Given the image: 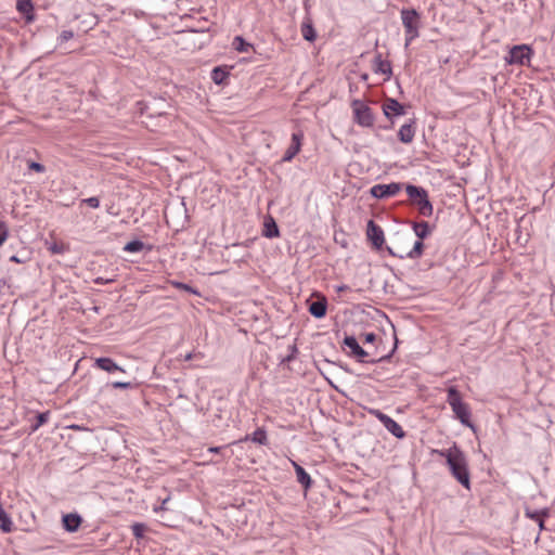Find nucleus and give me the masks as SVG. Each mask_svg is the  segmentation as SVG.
I'll return each instance as SVG.
<instances>
[{"label":"nucleus","instance_id":"nucleus-29","mask_svg":"<svg viewBox=\"0 0 555 555\" xmlns=\"http://www.w3.org/2000/svg\"><path fill=\"white\" fill-rule=\"evenodd\" d=\"M146 530H147V526L145 524H143V522H134L131 526L132 534L138 540L144 538V533L146 532Z\"/></svg>","mask_w":555,"mask_h":555},{"label":"nucleus","instance_id":"nucleus-42","mask_svg":"<svg viewBox=\"0 0 555 555\" xmlns=\"http://www.w3.org/2000/svg\"><path fill=\"white\" fill-rule=\"evenodd\" d=\"M376 340V335L374 333H366L364 335V341L367 343V344H372Z\"/></svg>","mask_w":555,"mask_h":555},{"label":"nucleus","instance_id":"nucleus-44","mask_svg":"<svg viewBox=\"0 0 555 555\" xmlns=\"http://www.w3.org/2000/svg\"><path fill=\"white\" fill-rule=\"evenodd\" d=\"M7 236H8V230H7V228L4 227V224L2 223V236H1L2 244L5 242Z\"/></svg>","mask_w":555,"mask_h":555},{"label":"nucleus","instance_id":"nucleus-1","mask_svg":"<svg viewBox=\"0 0 555 555\" xmlns=\"http://www.w3.org/2000/svg\"><path fill=\"white\" fill-rule=\"evenodd\" d=\"M431 452L444 457L447 461V465L449 466V469L451 472V475L465 489H470V475L468 470V462L465 453L455 443L449 449H435Z\"/></svg>","mask_w":555,"mask_h":555},{"label":"nucleus","instance_id":"nucleus-24","mask_svg":"<svg viewBox=\"0 0 555 555\" xmlns=\"http://www.w3.org/2000/svg\"><path fill=\"white\" fill-rule=\"evenodd\" d=\"M233 48L242 53H247L249 49L253 47L249 42H247L243 37L236 36L232 42Z\"/></svg>","mask_w":555,"mask_h":555},{"label":"nucleus","instance_id":"nucleus-9","mask_svg":"<svg viewBox=\"0 0 555 555\" xmlns=\"http://www.w3.org/2000/svg\"><path fill=\"white\" fill-rule=\"evenodd\" d=\"M532 50L527 44L515 46L509 50L506 61L509 64L527 65L530 62Z\"/></svg>","mask_w":555,"mask_h":555},{"label":"nucleus","instance_id":"nucleus-18","mask_svg":"<svg viewBox=\"0 0 555 555\" xmlns=\"http://www.w3.org/2000/svg\"><path fill=\"white\" fill-rule=\"evenodd\" d=\"M292 463H293V466H294V469L296 473L297 481L304 487L305 490L310 489L312 486V479H311L310 475L298 463H296V462H292Z\"/></svg>","mask_w":555,"mask_h":555},{"label":"nucleus","instance_id":"nucleus-43","mask_svg":"<svg viewBox=\"0 0 555 555\" xmlns=\"http://www.w3.org/2000/svg\"><path fill=\"white\" fill-rule=\"evenodd\" d=\"M349 289H350V287L348 285H346V284H341V285L336 286V292L337 293L347 292Z\"/></svg>","mask_w":555,"mask_h":555},{"label":"nucleus","instance_id":"nucleus-48","mask_svg":"<svg viewBox=\"0 0 555 555\" xmlns=\"http://www.w3.org/2000/svg\"><path fill=\"white\" fill-rule=\"evenodd\" d=\"M361 78H362L363 80H367L369 75H367V74H364V75H362V77H361Z\"/></svg>","mask_w":555,"mask_h":555},{"label":"nucleus","instance_id":"nucleus-28","mask_svg":"<svg viewBox=\"0 0 555 555\" xmlns=\"http://www.w3.org/2000/svg\"><path fill=\"white\" fill-rule=\"evenodd\" d=\"M50 417V412L38 413L36 416V422L31 424V431H36L39 427L48 422Z\"/></svg>","mask_w":555,"mask_h":555},{"label":"nucleus","instance_id":"nucleus-12","mask_svg":"<svg viewBox=\"0 0 555 555\" xmlns=\"http://www.w3.org/2000/svg\"><path fill=\"white\" fill-rule=\"evenodd\" d=\"M304 140V133L302 131H297L292 134V143L285 151L282 160L283 162H291L299 152L301 149V142Z\"/></svg>","mask_w":555,"mask_h":555},{"label":"nucleus","instance_id":"nucleus-8","mask_svg":"<svg viewBox=\"0 0 555 555\" xmlns=\"http://www.w3.org/2000/svg\"><path fill=\"white\" fill-rule=\"evenodd\" d=\"M382 108L385 117L390 121V125L385 129H391L395 125L393 118L405 114V106L392 98H387L383 102Z\"/></svg>","mask_w":555,"mask_h":555},{"label":"nucleus","instance_id":"nucleus-37","mask_svg":"<svg viewBox=\"0 0 555 555\" xmlns=\"http://www.w3.org/2000/svg\"><path fill=\"white\" fill-rule=\"evenodd\" d=\"M82 204L88 205L91 208H99L100 199L96 196L88 197L81 201Z\"/></svg>","mask_w":555,"mask_h":555},{"label":"nucleus","instance_id":"nucleus-17","mask_svg":"<svg viewBox=\"0 0 555 555\" xmlns=\"http://www.w3.org/2000/svg\"><path fill=\"white\" fill-rule=\"evenodd\" d=\"M94 366L107 373H113L115 371L125 372V370L119 366L113 359L106 357L96 358L94 361Z\"/></svg>","mask_w":555,"mask_h":555},{"label":"nucleus","instance_id":"nucleus-5","mask_svg":"<svg viewBox=\"0 0 555 555\" xmlns=\"http://www.w3.org/2000/svg\"><path fill=\"white\" fill-rule=\"evenodd\" d=\"M353 120L361 127H372L375 116L372 108L361 100H353L351 103Z\"/></svg>","mask_w":555,"mask_h":555},{"label":"nucleus","instance_id":"nucleus-40","mask_svg":"<svg viewBox=\"0 0 555 555\" xmlns=\"http://www.w3.org/2000/svg\"><path fill=\"white\" fill-rule=\"evenodd\" d=\"M169 501H170V496L168 495L167 498H165V499L162 501V504H160V506H159V509H160V511H167V509H169V508H168V502H169ZM154 511H155V512H157V511H158V508H157V507H155V508H154Z\"/></svg>","mask_w":555,"mask_h":555},{"label":"nucleus","instance_id":"nucleus-34","mask_svg":"<svg viewBox=\"0 0 555 555\" xmlns=\"http://www.w3.org/2000/svg\"><path fill=\"white\" fill-rule=\"evenodd\" d=\"M49 250L53 254V255H62L64 254L65 251H67V247L63 244V243H53L50 247H49Z\"/></svg>","mask_w":555,"mask_h":555},{"label":"nucleus","instance_id":"nucleus-6","mask_svg":"<svg viewBox=\"0 0 555 555\" xmlns=\"http://www.w3.org/2000/svg\"><path fill=\"white\" fill-rule=\"evenodd\" d=\"M344 345L348 347L351 350V356L356 357L359 362L362 363H375V362H383L390 358V354L383 356L378 360L374 359H366L369 357L367 351H365L357 341L354 336H346L344 338Z\"/></svg>","mask_w":555,"mask_h":555},{"label":"nucleus","instance_id":"nucleus-22","mask_svg":"<svg viewBox=\"0 0 555 555\" xmlns=\"http://www.w3.org/2000/svg\"><path fill=\"white\" fill-rule=\"evenodd\" d=\"M301 35L305 40L313 42L317 39V31L310 18H306L301 24Z\"/></svg>","mask_w":555,"mask_h":555},{"label":"nucleus","instance_id":"nucleus-47","mask_svg":"<svg viewBox=\"0 0 555 555\" xmlns=\"http://www.w3.org/2000/svg\"><path fill=\"white\" fill-rule=\"evenodd\" d=\"M221 449L222 447H211L208 449V451L212 453H218Z\"/></svg>","mask_w":555,"mask_h":555},{"label":"nucleus","instance_id":"nucleus-11","mask_svg":"<svg viewBox=\"0 0 555 555\" xmlns=\"http://www.w3.org/2000/svg\"><path fill=\"white\" fill-rule=\"evenodd\" d=\"M367 240L375 249H380L385 243L383 229L373 220H369L366 228Z\"/></svg>","mask_w":555,"mask_h":555},{"label":"nucleus","instance_id":"nucleus-3","mask_svg":"<svg viewBox=\"0 0 555 555\" xmlns=\"http://www.w3.org/2000/svg\"><path fill=\"white\" fill-rule=\"evenodd\" d=\"M405 192L410 198L411 205L415 206L420 215L430 217L434 212V206L428 197V192L418 185L406 184Z\"/></svg>","mask_w":555,"mask_h":555},{"label":"nucleus","instance_id":"nucleus-2","mask_svg":"<svg viewBox=\"0 0 555 555\" xmlns=\"http://www.w3.org/2000/svg\"><path fill=\"white\" fill-rule=\"evenodd\" d=\"M447 392V402L451 406L455 417L461 422L462 425L473 429L474 424L470 421V408L462 400L461 392L454 386L449 387Z\"/></svg>","mask_w":555,"mask_h":555},{"label":"nucleus","instance_id":"nucleus-27","mask_svg":"<svg viewBox=\"0 0 555 555\" xmlns=\"http://www.w3.org/2000/svg\"><path fill=\"white\" fill-rule=\"evenodd\" d=\"M143 248H144V243L142 241L133 240V241L128 242L125 245L124 250L128 251V253H139Z\"/></svg>","mask_w":555,"mask_h":555},{"label":"nucleus","instance_id":"nucleus-21","mask_svg":"<svg viewBox=\"0 0 555 555\" xmlns=\"http://www.w3.org/2000/svg\"><path fill=\"white\" fill-rule=\"evenodd\" d=\"M411 224H412V229H413L415 235L420 240H425L431 233L430 225L426 221H421V222L413 221V222H411Z\"/></svg>","mask_w":555,"mask_h":555},{"label":"nucleus","instance_id":"nucleus-4","mask_svg":"<svg viewBox=\"0 0 555 555\" xmlns=\"http://www.w3.org/2000/svg\"><path fill=\"white\" fill-rule=\"evenodd\" d=\"M401 21L405 30V48L420 36L421 15L415 9H402Z\"/></svg>","mask_w":555,"mask_h":555},{"label":"nucleus","instance_id":"nucleus-31","mask_svg":"<svg viewBox=\"0 0 555 555\" xmlns=\"http://www.w3.org/2000/svg\"><path fill=\"white\" fill-rule=\"evenodd\" d=\"M297 353H298V348H297L296 344L289 345L288 346V354H286L284 358H282L281 363L292 362L293 360L296 359Z\"/></svg>","mask_w":555,"mask_h":555},{"label":"nucleus","instance_id":"nucleus-39","mask_svg":"<svg viewBox=\"0 0 555 555\" xmlns=\"http://www.w3.org/2000/svg\"><path fill=\"white\" fill-rule=\"evenodd\" d=\"M74 37V33L72 30H63L60 35V40L62 42L68 41Z\"/></svg>","mask_w":555,"mask_h":555},{"label":"nucleus","instance_id":"nucleus-41","mask_svg":"<svg viewBox=\"0 0 555 555\" xmlns=\"http://www.w3.org/2000/svg\"><path fill=\"white\" fill-rule=\"evenodd\" d=\"M112 282H114L113 279H104V278H101V276H99V278H96L94 280V283L99 284V285H104V284H108V283H112Z\"/></svg>","mask_w":555,"mask_h":555},{"label":"nucleus","instance_id":"nucleus-16","mask_svg":"<svg viewBox=\"0 0 555 555\" xmlns=\"http://www.w3.org/2000/svg\"><path fill=\"white\" fill-rule=\"evenodd\" d=\"M82 522V518L77 513L65 514L62 517L63 528L67 532H76Z\"/></svg>","mask_w":555,"mask_h":555},{"label":"nucleus","instance_id":"nucleus-38","mask_svg":"<svg viewBox=\"0 0 555 555\" xmlns=\"http://www.w3.org/2000/svg\"><path fill=\"white\" fill-rule=\"evenodd\" d=\"M28 259L27 257V254L24 251L22 254H17V255H10L9 256V260L10 261H14V262H17V263H24L26 262Z\"/></svg>","mask_w":555,"mask_h":555},{"label":"nucleus","instance_id":"nucleus-26","mask_svg":"<svg viewBox=\"0 0 555 555\" xmlns=\"http://www.w3.org/2000/svg\"><path fill=\"white\" fill-rule=\"evenodd\" d=\"M250 439H251V441H254L258 444H261V446H266L268 443L267 433L262 428H257L253 433Z\"/></svg>","mask_w":555,"mask_h":555},{"label":"nucleus","instance_id":"nucleus-46","mask_svg":"<svg viewBox=\"0 0 555 555\" xmlns=\"http://www.w3.org/2000/svg\"><path fill=\"white\" fill-rule=\"evenodd\" d=\"M387 251L391 255V256H397V254L393 251V249H391L390 247H387ZM399 258H403L404 256L403 255H398Z\"/></svg>","mask_w":555,"mask_h":555},{"label":"nucleus","instance_id":"nucleus-7","mask_svg":"<svg viewBox=\"0 0 555 555\" xmlns=\"http://www.w3.org/2000/svg\"><path fill=\"white\" fill-rule=\"evenodd\" d=\"M369 413L375 416L384 425V427L396 438L401 439L405 436V433L402 429V427L393 418L383 413L380 410L370 409Z\"/></svg>","mask_w":555,"mask_h":555},{"label":"nucleus","instance_id":"nucleus-23","mask_svg":"<svg viewBox=\"0 0 555 555\" xmlns=\"http://www.w3.org/2000/svg\"><path fill=\"white\" fill-rule=\"evenodd\" d=\"M229 77V72L227 68L217 66L211 70V80L216 85H222Z\"/></svg>","mask_w":555,"mask_h":555},{"label":"nucleus","instance_id":"nucleus-30","mask_svg":"<svg viewBox=\"0 0 555 555\" xmlns=\"http://www.w3.org/2000/svg\"><path fill=\"white\" fill-rule=\"evenodd\" d=\"M525 515L528 518L537 521V519H540L541 517H548L550 512L547 508H543L540 511H531V509L527 508Z\"/></svg>","mask_w":555,"mask_h":555},{"label":"nucleus","instance_id":"nucleus-36","mask_svg":"<svg viewBox=\"0 0 555 555\" xmlns=\"http://www.w3.org/2000/svg\"><path fill=\"white\" fill-rule=\"evenodd\" d=\"M109 386L115 389H131L134 387V384L131 382H113L112 384H109Z\"/></svg>","mask_w":555,"mask_h":555},{"label":"nucleus","instance_id":"nucleus-15","mask_svg":"<svg viewBox=\"0 0 555 555\" xmlns=\"http://www.w3.org/2000/svg\"><path fill=\"white\" fill-rule=\"evenodd\" d=\"M373 72L375 74H382L386 76V79H390L392 75V68L389 61H385L382 57V53L377 52L373 61Z\"/></svg>","mask_w":555,"mask_h":555},{"label":"nucleus","instance_id":"nucleus-10","mask_svg":"<svg viewBox=\"0 0 555 555\" xmlns=\"http://www.w3.org/2000/svg\"><path fill=\"white\" fill-rule=\"evenodd\" d=\"M402 189V183L391 182L389 184H375L371 188L370 194L378 199L397 195Z\"/></svg>","mask_w":555,"mask_h":555},{"label":"nucleus","instance_id":"nucleus-25","mask_svg":"<svg viewBox=\"0 0 555 555\" xmlns=\"http://www.w3.org/2000/svg\"><path fill=\"white\" fill-rule=\"evenodd\" d=\"M424 247H425V245L423 243V240L418 238L414 243L412 249L409 253H406L405 257H408L410 259H417V258H420L423 255Z\"/></svg>","mask_w":555,"mask_h":555},{"label":"nucleus","instance_id":"nucleus-20","mask_svg":"<svg viewBox=\"0 0 555 555\" xmlns=\"http://www.w3.org/2000/svg\"><path fill=\"white\" fill-rule=\"evenodd\" d=\"M16 9L28 22L34 20V4L31 0H17Z\"/></svg>","mask_w":555,"mask_h":555},{"label":"nucleus","instance_id":"nucleus-33","mask_svg":"<svg viewBox=\"0 0 555 555\" xmlns=\"http://www.w3.org/2000/svg\"><path fill=\"white\" fill-rule=\"evenodd\" d=\"M13 527V521L10 516L2 509V532H11Z\"/></svg>","mask_w":555,"mask_h":555},{"label":"nucleus","instance_id":"nucleus-13","mask_svg":"<svg viewBox=\"0 0 555 555\" xmlns=\"http://www.w3.org/2000/svg\"><path fill=\"white\" fill-rule=\"evenodd\" d=\"M309 312L317 319H322L326 314L327 299L323 295H318L315 300L308 301Z\"/></svg>","mask_w":555,"mask_h":555},{"label":"nucleus","instance_id":"nucleus-19","mask_svg":"<svg viewBox=\"0 0 555 555\" xmlns=\"http://www.w3.org/2000/svg\"><path fill=\"white\" fill-rule=\"evenodd\" d=\"M262 235L267 238H274L280 236L279 227L271 216L264 219Z\"/></svg>","mask_w":555,"mask_h":555},{"label":"nucleus","instance_id":"nucleus-32","mask_svg":"<svg viewBox=\"0 0 555 555\" xmlns=\"http://www.w3.org/2000/svg\"><path fill=\"white\" fill-rule=\"evenodd\" d=\"M177 289L185 291L188 293L199 295V292L195 289L193 286L182 283V282H172L171 283Z\"/></svg>","mask_w":555,"mask_h":555},{"label":"nucleus","instance_id":"nucleus-14","mask_svg":"<svg viewBox=\"0 0 555 555\" xmlns=\"http://www.w3.org/2000/svg\"><path fill=\"white\" fill-rule=\"evenodd\" d=\"M416 133V120L410 119L406 124L402 125L398 131V139L404 144L413 142Z\"/></svg>","mask_w":555,"mask_h":555},{"label":"nucleus","instance_id":"nucleus-45","mask_svg":"<svg viewBox=\"0 0 555 555\" xmlns=\"http://www.w3.org/2000/svg\"><path fill=\"white\" fill-rule=\"evenodd\" d=\"M544 518L545 517H541L540 519H537L538 526L541 530L544 529Z\"/></svg>","mask_w":555,"mask_h":555},{"label":"nucleus","instance_id":"nucleus-35","mask_svg":"<svg viewBox=\"0 0 555 555\" xmlns=\"http://www.w3.org/2000/svg\"><path fill=\"white\" fill-rule=\"evenodd\" d=\"M27 166H28L29 170H33L36 172L42 173L46 171V167L42 164L37 163V162L27 160Z\"/></svg>","mask_w":555,"mask_h":555}]
</instances>
